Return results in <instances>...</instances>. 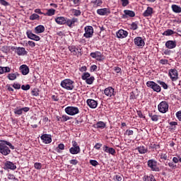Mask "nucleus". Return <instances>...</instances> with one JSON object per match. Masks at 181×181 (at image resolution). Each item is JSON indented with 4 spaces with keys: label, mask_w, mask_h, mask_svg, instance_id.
Returning <instances> with one entry per match:
<instances>
[{
    "label": "nucleus",
    "mask_w": 181,
    "mask_h": 181,
    "mask_svg": "<svg viewBox=\"0 0 181 181\" xmlns=\"http://www.w3.org/2000/svg\"><path fill=\"white\" fill-rule=\"evenodd\" d=\"M60 86L62 87V88H65V90H74V81L70 78H66L62 81Z\"/></svg>",
    "instance_id": "nucleus-1"
},
{
    "label": "nucleus",
    "mask_w": 181,
    "mask_h": 181,
    "mask_svg": "<svg viewBox=\"0 0 181 181\" xmlns=\"http://www.w3.org/2000/svg\"><path fill=\"white\" fill-rule=\"evenodd\" d=\"M146 84L147 87L151 88V90H153V91L155 93H160L162 91V88L160 86H159V84L156 83L153 81H148Z\"/></svg>",
    "instance_id": "nucleus-2"
},
{
    "label": "nucleus",
    "mask_w": 181,
    "mask_h": 181,
    "mask_svg": "<svg viewBox=\"0 0 181 181\" xmlns=\"http://www.w3.org/2000/svg\"><path fill=\"white\" fill-rule=\"evenodd\" d=\"M158 110L161 114H166V112L169 111V103L165 100H163L158 104Z\"/></svg>",
    "instance_id": "nucleus-3"
},
{
    "label": "nucleus",
    "mask_w": 181,
    "mask_h": 181,
    "mask_svg": "<svg viewBox=\"0 0 181 181\" xmlns=\"http://www.w3.org/2000/svg\"><path fill=\"white\" fill-rule=\"evenodd\" d=\"M66 114L68 115H77V114H80V110L77 107L74 106H68L64 110Z\"/></svg>",
    "instance_id": "nucleus-4"
},
{
    "label": "nucleus",
    "mask_w": 181,
    "mask_h": 181,
    "mask_svg": "<svg viewBox=\"0 0 181 181\" xmlns=\"http://www.w3.org/2000/svg\"><path fill=\"white\" fill-rule=\"evenodd\" d=\"M68 49L69 52H71L72 56H77L78 57L83 56L81 49L76 47V45H69Z\"/></svg>",
    "instance_id": "nucleus-5"
},
{
    "label": "nucleus",
    "mask_w": 181,
    "mask_h": 181,
    "mask_svg": "<svg viewBox=\"0 0 181 181\" xmlns=\"http://www.w3.org/2000/svg\"><path fill=\"white\" fill-rule=\"evenodd\" d=\"M147 165L153 172H160V168L158 167V161L153 159H150L147 162Z\"/></svg>",
    "instance_id": "nucleus-6"
},
{
    "label": "nucleus",
    "mask_w": 181,
    "mask_h": 181,
    "mask_svg": "<svg viewBox=\"0 0 181 181\" xmlns=\"http://www.w3.org/2000/svg\"><path fill=\"white\" fill-rule=\"evenodd\" d=\"M85 33L83 34V37L86 39H90L94 36V28L91 25H86L84 28Z\"/></svg>",
    "instance_id": "nucleus-7"
},
{
    "label": "nucleus",
    "mask_w": 181,
    "mask_h": 181,
    "mask_svg": "<svg viewBox=\"0 0 181 181\" xmlns=\"http://www.w3.org/2000/svg\"><path fill=\"white\" fill-rule=\"evenodd\" d=\"M6 145V143L4 142V141L0 143V153L4 156H8L11 153V149Z\"/></svg>",
    "instance_id": "nucleus-8"
},
{
    "label": "nucleus",
    "mask_w": 181,
    "mask_h": 181,
    "mask_svg": "<svg viewBox=\"0 0 181 181\" xmlns=\"http://www.w3.org/2000/svg\"><path fill=\"white\" fill-rule=\"evenodd\" d=\"M11 50L15 52L18 56H25V54H28V51H26L25 47H11Z\"/></svg>",
    "instance_id": "nucleus-9"
},
{
    "label": "nucleus",
    "mask_w": 181,
    "mask_h": 181,
    "mask_svg": "<svg viewBox=\"0 0 181 181\" xmlns=\"http://www.w3.org/2000/svg\"><path fill=\"white\" fill-rule=\"evenodd\" d=\"M168 77H170L171 81H177L179 78V73L177 69H170L168 71Z\"/></svg>",
    "instance_id": "nucleus-10"
},
{
    "label": "nucleus",
    "mask_w": 181,
    "mask_h": 181,
    "mask_svg": "<svg viewBox=\"0 0 181 181\" xmlns=\"http://www.w3.org/2000/svg\"><path fill=\"white\" fill-rule=\"evenodd\" d=\"M90 57L92 59H95L98 62H103L104 60V56L103 55V53L100 51H95V52H91L90 54Z\"/></svg>",
    "instance_id": "nucleus-11"
},
{
    "label": "nucleus",
    "mask_w": 181,
    "mask_h": 181,
    "mask_svg": "<svg viewBox=\"0 0 181 181\" xmlns=\"http://www.w3.org/2000/svg\"><path fill=\"white\" fill-rule=\"evenodd\" d=\"M26 35L28 39H30L31 40H35V42H39L40 40V37L39 35H36V34H34L32 33V30H28L26 31Z\"/></svg>",
    "instance_id": "nucleus-12"
},
{
    "label": "nucleus",
    "mask_w": 181,
    "mask_h": 181,
    "mask_svg": "<svg viewBox=\"0 0 181 181\" xmlns=\"http://www.w3.org/2000/svg\"><path fill=\"white\" fill-rule=\"evenodd\" d=\"M29 111H30V107H25L21 108L17 107L14 109V114L16 115H22L23 112H29Z\"/></svg>",
    "instance_id": "nucleus-13"
},
{
    "label": "nucleus",
    "mask_w": 181,
    "mask_h": 181,
    "mask_svg": "<svg viewBox=\"0 0 181 181\" xmlns=\"http://www.w3.org/2000/svg\"><path fill=\"white\" fill-rule=\"evenodd\" d=\"M104 94H105L107 97H115V89L111 86H109L105 89Z\"/></svg>",
    "instance_id": "nucleus-14"
},
{
    "label": "nucleus",
    "mask_w": 181,
    "mask_h": 181,
    "mask_svg": "<svg viewBox=\"0 0 181 181\" xmlns=\"http://www.w3.org/2000/svg\"><path fill=\"white\" fill-rule=\"evenodd\" d=\"M134 42V45L138 47L142 48L145 46V41L142 39V37H136Z\"/></svg>",
    "instance_id": "nucleus-15"
},
{
    "label": "nucleus",
    "mask_w": 181,
    "mask_h": 181,
    "mask_svg": "<svg viewBox=\"0 0 181 181\" xmlns=\"http://www.w3.org/2000/svg\"><path fill=\"white\" fill-rule=\"evenodd\" d=\"M124 13L122 16V19H128V18H134L135 12L131 10H124Z\"/></svg>",
    "instance_id": "nucleus-16"
},
{
    "label": "nucleus",
    "mask_w": 181,
    "mask_h": 181,
    "mask_svg": "<svg viewBox=\"0 0 181 181\" xmlns=\"http://www.w3.org/2000/svg\"><path fill=\"white\" fill-rule=\"evenodd\" d=\"M86 103L89 108L95 109L98 107V102L93 99H88Z\"/></svg>",
    "instance_id": "nucleus-17"
},
{
    "label": "nucleus",
    "mask_w": 181,
    "mask_h": 181,
    "mask_svg": "<svg viewBox=\"0 0 181 181\" xmlns=\"http://www.w3.org/2000/svg\"><path fill=\"white\" fill-rule=\"evenodd\" d=\"M78 22V19L76 18H73L71 19L66 18V25L69 26V28H74L76 26V23Z\"/></svg>",
    "instance_id": "nucleus-18"
},
{
    "label": "nucleus",
    "mask_w": 181,
    "mask_h": 181,
    "mask_svg": "<svg viewBox=\"0 0 181 181\" xmlns=\"http://www.w3.org/2000/svg\"><path fill=\"white\" fill-rule=\"evenodd\" d=\"M40 139L42 141L44 144H52V135L50 134H42L40 136Z\"/></svg>",
    "instance_id": "nucleus-19"
},
{
    "label": "nucleus",
    "mask_w": 181,
    "mask_h": 181,
    "mask_svg": "<svg viewBox=\"0 0 181 181\" xmlns=\"http://www.w3.org/2000/svg\"><path fill=\"white\" fill-rule=\"evenodd\" d=\"M103 149L104 152H105L106 153H109L112 156H115V153H117V151L115 150L114 148L109 147L108 146H103Z\"/></svg>",
    "instance_id": "nucleus-20"
},
{
    "label": "nucleus",
    "mask_w": 181,
    "mask_h": 181,
    "mask_svg": "<svg viewBox=\"0 0 181 181\" xmlns=\"http://www.w3.org/2000/svg\"><path fill=\"white\" fill-rule=\"evenodd\" d=\"M116 36L118 39H125L128 36V33L124 30H119L116 33Z\"/></svg>",
    "instance_id": "nucleus-21"
},
{
    "label": "nucleus",
    "mask_w": 181,
    "mask_h": 181,
    "mask_svg": "<svg viewBox=\"0 0 181 181\" xmlns=\"http://www.w3.org/2000/svg\"><path fill=\"white\" fill-rule=\"evenodd\" d=\"M96 12L98 15H100V16H105V15H108L111 13L110 8H99L97 10Z\"/></svg>",
    "instance_id": "nucleus-22"
},
{
    "label": "nucleus",
    "mask_w": 181,
    "mask_h": 181,
    "mask_svg": "<svg viewBox=\"0 0 181 181\" xmlns=\"http://www.w3.org/2000/svg\"><path fill=\"white\" fill-rule=\"evenodd\" d=\"M19 70L21 73L23 74V76H28L29 74V66L26 64H23L19 67Z\"/></svg>",
    "instance_id": "nucleus-23"
},
{
    "label": "nucleus",
    "mask_w": 181,
    "mask_h": 181,
    "mask_svg": "<svg viewBox=\"0 0 181 181\" xmlns=\"http://www.w3.org/2000/svg\"><path fill=\"white\" fill-rule=\"evenodd\" d=\"M55 22L57 25H66L67 22V18L64 16H59L55 18Z\"/></svg>",
    "instance_id": "nucleus-24"
},
{
    "label": "nucleus",
    "mask_w": 181,
    "mask_h": 181,
    "mask_svg": "<svg viewBox=\"0 0 181 181\" xmlns=\"http://www.w3.org/2000/svg\"><path fill=\"white\" fill-rule=\"evenodd\" d=\"M177 45L176 40H168L165 42V47L167 49H175Z\"/></svg>",
    "instance_id": "nucleus-25"
},
{
    "label": "nucleus",
    "mask_w": 181,
    "mask_h": 181,
    "mask_svg": "<svg viewBox=\"0 0 181 181\" xmlns=\"http://www.w3.org/2000/svg\"><path fill=\"white\" fill-rule=\"evenodd\" d=\"M153 14V8L151 6H148L146 10L143 13V16H144V18H148V16H152Z\"/></svg>",
    "instance_id": "nucleus-26"
},
{
    "label": "nucleus",
    "mask_w": 181,
    "mask_h": 181,
    "mask_svg": "<svg viewBox=\"0 0 181 181\" xmlns=\"http://www.w3.org/2000/svg\"><path fill=\"white\" fill-rule=\"evenodd\" d=\"M4 166L6 169H11V170H15L16 169V165L11 161H6L4 163Z\"/></svg>",
    "instance_id": "nucleus-27"
},
{
    "label": "nucleus",
    "mask_w": 181,
    "mask_h": 181,
    "mask_svg": "<svg viewBox=\"0 0 181 181\" xmlns=\"http://www.w3.org/2000/svg\"><path fill=\"white\" fill-rule=\"evenodd\" d=\"M148 117L153 122H158L159 121V115L153 114L152 112H148Z\"/></svg>",
    "instance_id": "nucleus-28"
},
{
    "label": "nucleus",
    "mask_w": 181,
    "mask_h": 181,
    "mask_svg": "<svg viewBox=\"0 0 181 181\" xmlns=\"http://www.w3.org/2000/svg\"><path fill=\"white\" fill-rule=\"evenodd\" d=\"M136 151H138L139 153L141 155H144L148 152V147H145V146H140L136 148Z\"/></svg>",
    "instance_id": "nucleus-29"
},
{
    "label": "nucleus",
    "mask_w": 181,
    "mask_h": 181,
    "mask_svg": "<svg viewBox=\"0 0 181 181\" xmlns=\"http://www.w3.org/2000/svg\"><path fill=\"white\" fill-rule=\"evenodd\" d=\"M19 74L18 72L8 74L7 76V78L8 80L13 81L14 80H16L17 77H19Z\"/></svg>",
    "instance_id": "nucleus-30"
},
{
    "label": "nucleus",
    "mask_w": 181,
    "mask_h": 181,
    "mask_svg": "<svg viewBox=\"0 0 181 181\" xmlns=\"http://www.w3.org/2000/svg\"><path fill=\"white\" fill-rule=\"evenodd\" d=\"M43 32H45L44 25H40L35 28V33H36V35H39V33H43Z\"/></svg>",
    "instance_id": "nucleus-31"
},
{
    "label": "nucleus",
    "mask_w": 181,
    "mask_h": 181,
    "mask_svg": "<svg viewBox=\"0 0 181 181\" xmlns=\"http://www.w3.org/2000/svg\"><path fill=\"white\" fill-rule=\"evenodd\" d=\"M105 123L103 121L98 122L95 124L93 125L94 128L104 129L105 128Z\"/></svg>",
    "instance_id": "nucleus-32"
},
{
    "label": "nucleus",
    "mask_w": 181,
    "mask_h": 181,
    "mask_svg": "<svg viewBox=\"0 0 181 181\" xmlns=\"http://www.w3.org/2000/svg\"><path fill=\"white\" fill-rule=\"evenodd\" d=\"M5 73H11V68L9 66H0V74H5Z\"/></svg>",
    "instance_id": "nucleus-33"
},
{
    "label": "nucleus",
    "mask_w": 181,
    "mask_h": 181,
    "mask_svg": "<svg viewBox=\"0 0 181 181\" xmlns=\"http://www.w3.org/2000/svg\"><path fill=\"white\" fill-rule=\"evenodd\" d=\"M172 10L175 12V13H181V7L176 5V4H173L172 6Z\"/></svg>",
    "instance_id": "nucleus-34"
},
{
    "label": "nucleus",
    "mask_w": 181,
    "mask_h": 181,
    "mask_svg": "<svg viewBox=\"0 0 181 181\" xmlns=\"http://www.w3.org/2000/svg\"><path fill=\"white\" fill-rule=\"evenodd\" d=\"M64 148H66L64 144L61 143L58 144V146L56 148L55 151L57 152V153H62V151H64Z\"/></svg>",
    "instance_id": "nucleus-35"
},
{
    "label": "nucleus",
    "mask_w": 181,
    "mask_h": 181,
    "mask_svg": "<svg viewBox=\"0 0 181 181\" xmlns=\"http://www.w3.org/2000/svg\"><path fill=\"white\" fill-rule=\"evenodd\" d=\"M56 13L54 8H49L47 11V13H44L45 16H53Z\"/></svg>",
    "instance_id": "nucleus-36"
},
{
    "label": "nucleus",
    "mask_w": 181,
    "mask_h": 181,
    "mask_svg": "<svg viewBox=\"0 0 181 181\" xmlns=\"http://www.w3.org/2000/svg\"><path fill=\"white\" fill-rule=\"evenodd\" d=\"M80 148H76L74 147H71L69 148V152L71 153V155H77V153H80Z\"/></svg>",
    "instance_id": "nucleus-37"
},
{
    "label": "nucleus",
    "mask_w": 181,
    "mask_h": 181,
    "mask_svg": "<svg viewBox=\"0 0 181 181\" xmlns=\"http://www.w3.org/2000/svg\"><path fill=\"white\" fill-rule=\"evenodd\" d=\"M93 4L94 8H98V6H101L103 5V0H95L92 1Z\"/></svg>",
    "instance_id": "nucleus-38"
},
{
    "label": "nucleus",
    "mask_w": 181,
    "mask_h": 181,
    "mask_svg": "<svg viewBox=\"0 0 181 181\" xmlns=\"http://www.w3.org/2000/svg\"><path fill=\"white\" fill-rule=\"evenodd\" d=\"M160 159H163L164 160H169V155H168L167 152H163L160 155Z\"/></svg>",
    "instance_id": "nucleus-39"
},
{
    "label": "nucleus",
    "mask_w": 181,
    "mask_h": 181,
    "mask_svg": "<svg viewBox=\"0 0 181 181\" xmlns=\"http://www.w3.org/2000/svg\"><path fill=\"white\" fill-rule=\"evenodd\" d=\"M163 35H164V36H172V35H175V31H173V30L168 29L164 31Z\"/></svg>",
    "instance_id": "nucleus-40"
},
{
    "label": "nucleus",
    "mask_w": 181,
    "mask_h": 181,
    "mask_svg": "<svg viewBox=\"0 0 181 181\" xmlns=\"http://www.w3.org/2000/svg\"><path fill=\"white\" fill-rule=\"evenodd\" d=\"M157 83L158 84H160V86H161L164 90H168V88H169V86L162 81H157Z\"/></svg>",
    "instance_id": "nucleus-41"
},
{
    "label": "nucleus",
    "mask_w": 181,
    "mask_h": 181,
    "mask_svg": "<svg viewBox=\"0 0 181 181\" xmlns=\"http://www.w3.org/2000/svg\"><path fill=\"white\" fill-rule=\"evenodd\" d=\"M40 16L37 13H33L30 16V21H39Z\"/></svg>",
    "instance_id": "nucleus-42"
},
{
    "label": "nucleus",
    "mask_w": 181,
    "mask_h": 181,
    "mask_svg": "<svg viewBox=\"0 0 181 181\" xmlns=\"http://www.w3.org/2000/svg\"><path fill=\"white\" fill-rule=\"evenodd\" d=\"M94 80H95L94 76H90L88 78H87L86 81H86V84L91 85V84H93V83H94Z\"/></svg>",
    "instance_id": "nucleus-43"
},
{
    "label": "nucleus",
    "mask_w": 181,
    "mask_h": 181,
    "mask_svg": "<svg viewBox=\"0 0 181 181\" xmlns=\"http://www.w3.org/2000/svg\"><path fill=\"white\" fill-rule=\"evenodd\" d=\"M173 163H179V162L181 163V156H177V157H173Z\"/></svg>",
    "instance_id": "nucleus-44"
},
{
    "label": "nucleus",
    "mask_w": 181,
    "mask_h": 181,
    "mask_svg": "<svg viewBox=\"0 0 181 181\" xmlns=\"http://www.w3.org/2000/svg\"><path fill=\"white\" fill-rule=\"evenodd\" d=\"M72 13L74 16H80V15H81V11L77 9H72Z\"/></svg>",
    "instance_id": "nucleus-45"
},
{
    "label": "nucleus",
    "mask_w": 181,
    "mask_h": 181,
    "mask_svg": "<svg viewBox=\"0 0 181 181\" xmlns=\"http://www.w3.org/2000/svg\"><path fill=\"white\" fill-rule=\"evenodd\" d=\"M131 29H132V30H136V29H138V21L133 22V23L131 24Z\"/></svg>",
    "instance_id": "nucleus-46"
},
{
    "label": "nucleus",
    "mask_w": 181,
    "mask_h": 181,
    "mask_svg": "<svg viewBox=\"0 0 181 181\" xmlns=\"http://www.w3.org/2000/svg\"><path fill=\"white\" fill-rule=\"evenodd\" d=\"M90 73H88V72H85V73H83V74H82V76H81V78H82V80H85V81H86L88 78H90Z\"/></svg>",
    "instance_id": "nucleus-47"
},
{
    "label": "nucleus",
    "mask_w": 181,
    "mask_h": 181,
    "mask_svg": "<svg viewBox=\"0 0 181 181\" xmlns=\"http://www.w3.org/2000/svg\"><path fill=\"white\" fill-rule=\"evenodd\" d=\"M70 119V117L68 115H64L61 117V122H66V121H69Z\"/></svg>",
    "instance_id": "nucleus-48"
},
{
    "label": "nucleus",
    "mask_w": 181,
    "mask_h": 181,
    "mask_svg": "<svg viewBox=\"0 0 181 181\" xmlns=\"http://www.w3.org/2000/svg\"><path fill=\"white\" fill-rule=\"evenodd\" d=\"M114 70L117 74H122V69L119 66H115Z\"/></svg>",
    "instance_id": "nucleus-49"
},
{
    "label": "nucleus",
    "mask_w": 181,
    "mask_h": 181,
    "mask_svg": "<svg viewBox=\"0 0 181 181\" xmlns=\"http://www.w3.org/2000/svg\"><path fill=\"white\" fill-rule=\"evenodd\" d=\"M120 2H122V6H128L129 5V0H120Z\"/></svg>",
    "instance_id": "nucleus-50"
},
{
    "label": "nucleus",
    "mask_w": 181,
    "mask_h": 181,
    "mask_svg": "<svg viewBox=\"0 0 181 181\" xmlns=\"http://www.w3.org/2000/svg\"><path fill=\"white\" fill-rule=\"evenodd\" d=\"M89 163L92 165V166H98V161L96 160H90Z\"/></svg>",
    "instance_id": "nucleus-51"
},
{
    "label": "nucleus",
    "mask_w": 181,
    "mask_h": 181,
    "mask_svg": "<svg viewBox=\"0 0 181 181\" xmlns=\"http://www.w3.org/2000/svg\"><path fill=\"white\" fill-rule=\"evenodd\" d=\"M169 124L171 127L170 129H176V125H177V122H170L169 123Z\"/></svg>",
    "instance_id": "nucleus-52"
},
{
    "label": "nucleus",
    "mask_w": 181,
    "mask_h": 181,
    "mask_svg": "<svg viewBox=\"0 0 181 181\" xmlns=\"http://www.w3.org/2000/svg\"><path fill=\"white\" fill-rule=\"evenodd\" d=\"M22 90L24 91H28V90H30V85L27 84V85H23L21 86Z\"/></svg>",
    "instance_id": "nucleus-53"
},
{
    "label": "nucleus",
    "mask_w": 181,
    "mask_h": 181,
    "mask_svg": "<svg viewBox=\"0 0 181 181\" xmlns=\"http://www.w3.org/2000/svg\"><path fill=\"white\" fill-rule=\"evenodd\" d=\"M34 168L35 169H37V170H40V169H42V163H35L34 164Z\"/></svg>",
    "instance_id": "nucleus-54"
},
{
    "label": "nucleus",
    "mask_w": 181,
    "mask_h": 181,
    "mask_svg": "<svg viewBox=\"0 0 181 181\" xmlns=\"http://www.w3.org/2000/svg\"><path fill=\"white\" fill-rule=\"evenodd\" d=\"M113 179L116 181H122V177L119 175H116L113 177Z\"/></svg>",
    "instance_id": "nucleus-55"
},
{
    "label": "nucleus",
    "mask_w": 181,
    "mask_h": 181,
    "mask_svg": "<svg viewBox=\"0 0 181 181\" xmlns=\"http://www.w3.org/2000/svg\"><path fill=\"white\" fill-rule=\"evenodd\" d=\"M72 148L80 149V146H78V144L77 143V141H72Z\"/></svg>",
    "instance_id": "nucleus-56"
},
{
    "label": "nucleus",
    "mask_w": 181,
    "mask_h": 181,
    "mask_svg": "<svg viewBox=\"0 0 181 181\" xmlns=\"http://www.w3.org/2000/svg\"><path fill=\"white\" fill-rule=\"evenodd\" d=\"M1 5H3V6H9V3L5 0H0Z\"/></svg>",
    "instance_id": "nucleus-57"
},
{
    "label": "nucleus",
    "mask_w": 181,
    "mask_h": 181,
    "mask_svg": "<svg viewBox=\"0 0 181 181\" xmlns=\"http://www.w3.org/2000/svg\"><path fill=\"white\" fill-rule=\"evenodd\" d=\"M137 115L139 117V118H143L144 119H145L146 117L144 115V114H142V111L141 110H137Z\"/></svg>",
    "instance_id": "nucleus-58"
},
{
    "label": "nucleus",
    "mask_w": 181,
    "mask_h": 181,
    "mask_svg": "<svg viewBox=\"0 0 181 181\" xmlns=\"http://www.w3.org/2000/svg\"><path fill=\"white\" fill-rule=\"evenodd\" d=\"M69 163L71 165H74V166H76V165H77L78 163V160H77V159H72V160H69Z\"/></svg>",
    "instance_id": "nucleus-59"
},
{
    "label": "nucleus",
    "mask_w": 181,
    "mask_h": 181,
    "mask_svg": "<svg viewBox=\"0 0 181 181\" xmlns=\"http://www.w3.org/2000/svg\"><path fill=\"white\" fill-rule=\"evenodd\" d=\"M12 87L15 88L16 90H20L21 88V84L20 83H13Z\"/></svg>",
    "instance_id": "nucleus-60"
},
{
    "label": "nucleus",
    "mask_w": 181,
    "mask_h": 181,
    "mask_svg": "<svg viewBox=\"0 0 181 181\" xmlns=\"http://www.w3.org/2000/svg\"><path fill=\"white\" fill-rule=\"evenodd\" d=\"M168 166L171 169H176V168H177V166L175 164H174L173 163H172V162H169Z\"/></svg>",
    "instance_id": "nucleus-61"
},
{
    "label": "nucleus",
    "mask_w": 181,
    "mask_h": 181,
    "mask_svg": "<svg viewBox=\"0 0 181 181\" xmlns=\"http://www.w3.org/2000/svg\"><path fill=\"white\" fill-rule=\"evenodd\" d=\"M149 181H156V179L155 178V175L153 174H149Z\"/></svg>",
    "instance_id": "nucleus-62"
},
{
    "label": "nucleus",
    "mask_w": 181,
    "mask_h": 181,
    "mask_svg": "<svg viewBox=\"0 0 181 181\" xmlns=\"http://www.w3.org/2000/svg\"><path fill=\"white\" fill-rule=\"evenodd\" d=\"M176 117H177V119L181 121V111H178L176 112Z\"/></svg>",
    "instance_id": "nucleus-63"
},
{
    "label": "nucleus",
    "mask_w": 181,
    "mask_h": 181,
    "mask_svg": "<svg viewBox=\"0 0 181 181\" xmlns=\"http://www.w3.org/2000/svg\"><path fill=\"white\" fill-rule=\"evenodd\" d=\"M149 180H150L149 175H146L143 177V181H149Z\"/></svg>",
    "instance_id": "nucleus-64"
}]
</instances>
